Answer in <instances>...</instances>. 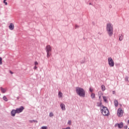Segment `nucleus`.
Returning a JSON list of instances; mask_svg holds the SVG:
<instances>
[{"label": "nucleus", "mask_w": 129, "mask_h": 129, "mask_svg": "<svg viewBox=\"0 0 129 129\" xmlns=\"http://www.w3.org/2000/svg\"><path fill=\"white\" fill-rule=\"evenodd\" d=\"M100 97H101V96H99V98H100Z\"/></svg>", "instance_id": "58836bf2"}, {"label": "nucleus", "mask_w": 129, "mask_h": 129, "mask_svg": "<svg viewBox=\"0 0 129 129\" xmlns=\"http://www.w3.org/2000/svg\"><path fill=\"white\" fill-rule=\"evenodd\" d=\"M3 100H5V101H8V98L6 96H3Z\"/></svg>", "instance_id": "6ab92c4d"}, {"label": "nucleus", "mask_w": 129, "mask_h": 129, "mask_svg": "<svg viewBox=\"0 0 129 129\" xmlns=\"http://www.w3.org/2000/svg\"><path fill=\"white\" fill-rule=\"evenodd\" d=\"M91 98H92V99H93V98H95V94L92 93L91 94Z\"/></svg>", "instance_id": "2eb2a0df"}, {"label": "nucleus", "mask_w": 129, "mask_h": 129, "mask_svg": "<svg viewBox=\"0 0 129 129\" xmlns=\"http://www.w3.org/2000/svg\"><path fill=\"white\" fill-rule=\"evenodd\" d=\"M106 31L109 37L113 35V25L110 23L107 24Z\"/></svg>", "instance_id": "f257e3e1"}, {"label": "nucleus", "mask_w": 129, "mask_h": 129, "mask_svg": "<svg viewBox=\"0 0 129 129\" xmlns=\"http://www.w3.org/2000/svg\"><path fill=\"white\" fill-rule=\"evenodd\" d=\"M76 92L79 96L81 97H85V90L82 88L77 87L76 88Z\"/></svg>", "instance_id": "f03ea898"}, {"label": "nucleus", "mask_w": 129, "mask_h": 129, "mask_svg": "<svg viewBox=\"0 0 129 129\" xmlns=\"http://www.w3.org/2000/svg\"><path fill=\"white\" fill-rule=\"evenodd\" d=\"M30 122H33V120H30Z\"/></svg>", "instance_id": "e433bc0d"}, {"label": "nucleus", "mask_w": 129, "mask_h": 129, "mask_svg": "<svg viewBox=\"0 0 129 129\" xmlns=\"http://www.w3.org/2000/svg\"><path fill=\"white\" fill-rule=\"evenodd\" d=\"M89 5L91 6H92V4H91V3H89Z\"/></svg>", "instance_id": "c9c22d12"}, {"label": "nucleus", "mask_w": 129, "mask_h": 129, "mask_svg": "<svg viewBox=\"0 0 129 129\" xmlns=\"http://www.w3.org/2000/svg\"><path fill=\"white\" fill-rule=\"evenodd\" d=\"M109 8H110V9H111V6H109Z\"/></svg>", "instance_id": "4c0bfd02"}, {"label": "nucleus", "mask_w": 129, "mask_h": 129, "mask_svg": "<svg viewBox=\"0 0 129 129\" xmlns=\"http://www.w3.org/2000/svg\"><path fill=\"white\" fill-rule=\"evenodd\" d=\"M63 95V94L62 93H61L60 92H59L58 93V96L59 97H62V95Z\"/></svg>", "instance_id": "4be33fe9"}, {"label": "nucleus", "mask_w": 129, "mask_h": 129, "mask_svg": "<svg viewBox=\"0 0 129 129\" xmlns=\"http://www.w3.org/2000/svg\"><path fill=\"white\" fill-rule=\"evenodd\" d=\"M127 123H129V120H127Z\"/></svg>", "instance_id": "ea45409f"}, {"label": "nucleus", "mask_w": 129, "mask_h": 129, "mask_svg": "<svg viewBox=\"0 0 129 129\" xmlns=\"http://www.w3.org/2000/svg\"><path fill=\"white\" fill-rule=\"evenodd\" d=\"M24 109H25L24 106H21L20 107V108H16L15 110L16 111L17 113H21V112H22Z\"/></svg>", "instance_id": "423d86ee"}, {"label": "nucleus", "mask_w": 129, "mask_h": 129, "mask_svg": "<svg viewBox=\"0 0 129 129\" xmlns=\"http://www.w3.org/2000/svg\"><path fill=\"white\" fill-rule=\"evenodd\" d=\"M122 113H123V111H122V109H121V108H119L118 110H117V115H118V116H122Z\"/></svg>", "instance_id": "6e6552de"}, {"label": "nucleus", "mask_w": 129, "mask_h": 129, "mask_svg": "<svg viewBox=\"0 0 129 129\" xmlns=\"http://www.w3.org/2000/svg\"><path fill=\"white\" fill-rule=\"evenodd\" d=\"M71 120H69L68 122V124H69V125H71Z\"/></svg>", "instance_id": "a878e982"}, {"label": "nucleus", "mask_w": 129, "mask_h": 129, "mask_svg": "<svg viewBox=\"0 0 129 129\" xmlns=\"http://www.w3.org/2000/svg\"><path fill=\"white\" fill-rule=\"evenodd\" d=\"M19 97H17V99H19Z\"/></svg>", "instance_id": "37998d69"}, {"label": "nucleus", "mask_w": 129, "mask_h": 129, "mask_svg": "<svg viewBox=\"0 0 129 129\" xmlns=\"http://www.w3.org/2000/svg\"><path fill=\"white\" fill-rule=\"evenodd\" d=\"M75 29H78V28H79V26H78V25H76L75 26Z\"/></svg>", "instance_id": "c85d7f7f"}, {"label": "nucleus", "mask_w": 129, "mask_h": 129, "mask_svg": "<svg viewBox=\"0 0 129 129\" xmlns=\"http://www.w3.org/2000/svg\"><path fill=\"white\" fill-rule=\"evenodd\" d=\"M45 50L47 52V58H49V57L51 56V53H50V52L52 51V47H51V46H50V45H48L46 46Z\"/></svg>", "instance_id": "20e7f679"}, {"label": "nucleus", "mask_w": 129, "mask_h": 129, "mask_svg": "<svg viewBox=\"0 0 129 129\" xmlns=\"http://www.w3.org/2000/svg\"><path fill=\"white\" fill-rule=\"evenodd\" d=\"M3 64V58L2 57H0V65Z\"/></svg>", "instance_id": "aec40b11"}, {"label": "nucleus", "mask_w": 129, "mask_h": 129, "mask_svg": "<svg viewBox=\"0 0 129 129\" xmlns=\"http://www.w3.org/2000/svg\"><path fill=\"white\" fill-rule=\"evenodd\" d=\"M98 34H100V35H101V33H99Z\"/></svg>", "instance_id": "c03bdc74"}, {"label": "nucleus", "mask_w": 129, "mask_h": 129, "mask_svg": "<svg viewBox=\"0 0 129 129\" xmlns=\"http://www.w3.org/2000/svg\"><path fill=\"white\" fill-rule=\"evenodd\" d=\"M0 95H1V94H0Z\"/></svg>", "instance_id": "a18cd8bd"}, {"label": "nucleus", "mask_w": 129, "mask_h": 129, "mask_svg": "<svg viewBox=\"0 0 129 129\" xmlns=\"http://www.w3.org/2000/svg\"><path fill=\"white\" fill-rule=\"evenodd\" d=\"M33 122H38V121L35 120H33Z\"/></svg>", "instance_id": "72a5a7b5"}, {"label": "nucleus", "mask_w": 129, "mask_h": 129, "mask_svg": "<svg viewBox=\"0 0 129 129\" xmlns=\"http://www.w3.org/2000/svg\"><path fill=\"white\" fill-rule=\"evenodd\" d=\"M114 103L115 107H117V106H118V101H117V100L115 99L114 101Z\"/></svg>", "instance_id": "f8f14e48"}, {"label": "nucleus", "mask_w": 129, "mask_h": 129, "mask_svg": "<svg viewBox=\"0 0 129 129\" xmlns=\"http://www.w3.org/2000/svg\"><path fill=\"white\" fill-rule=\"evenodd\" d=\"M38 63L37 61H35L34 62V65L36 66H37V65H38Z\"/></svg>", "instance_id": "bb28decb"}, {"label": "nucleus", "mask_w": 129, "mask_h": 129, "mask_svg": "<svg viewBox=\"0 0 129 129\" xmlns=\"http://www.w3.org/2000/svg\"><path fill=\"white\" fill-rule=\"evenodd\" d=\"M92 24H93V25H94V22H93V23H92Z\"/></svg>", "instance_id": "79ce46f5"}, {"label": "nucleus", "mask_w": 129, "mask_h": 129, "mask_svg": "<svg viewBox=\"0 0 129 129\" xmlns=\"http://www.w3.org/2000/svg\"><path fill=\"white\" fill-rule=\"evenodd\" d=\"M124 129H127V125H125L123 126Z\"/></svg>", "instance_id": "2f4dec72"}, {"label": "nucleus", "mask_w": 129, "mask_h": 129, "mask_svg": "<svg viewBox=\"0 0 129 129\" xmlns=\"http://www.w3.org/2000/svg\"><path fill=\"white\" fill-rule=\"evenodd\" d=\"M112 94H115V91H112Z\"/></svg>", "instance_id": "f704fd0d"}, {"label": "nucleus", "mask_w": 129, "mask_h": 129, "mask_svg": "<svg viewBox=\"0 0 129 129\" xmlns=\"http://www.w3.org/2000/svg\"><path fill=\"white\" fill-rule=\"evenodd\" d=\"M10 74H14V73L12 71H10Z\"/></svg>", "instance_id": "473e14b6"}, {"label": "nucleus", "mask_w": 129, "mask_h": 129, "mask_svg": "<svg viewBox=\"0 0 129 129\" xmlns=\"http://www.w3.org/2000/svg\"><path fill=\"white\" fill-rule=\"evenodd\" d=\"M122 39H123V35H122V34H120L119 35V40L122 41Z\"/></svg>", "instance_id": "ddd939ff"}, {"label": "nucleus", "mask_w": 129, "mask_h": 129, "mask_svg": "<svg viewBox=\"0 0 129 129\" xmlns=\"http://www.w3.org/2000/svg\"><path fill=\"white\" fill-rule=\"evenodd\" d=\"M4 4H5V5H6V6H8V3L7 2H3Z\"/></svg>", "instance_id": "c756f323"}, {"label": "nucleus", "mask_w": 129, "mask_h": 129, "mask_svg": "<svg viewBox=\"0 0 129 129\" xmlns=\"http://www.w3.org/2000/svg\"><path fill=\"white\" fill-rule=\"evenodd\" d=\"M4 2H7V0H4Z\"/></svg>", "instance_id": "a19ab883"}, {"label": "nucleus", "mask_w": 129, "mask_h": 129, "mask_svg": "<svg viewBox=\"0 0 129 129\" xmlns=\"http://www.w3.org/2000/svg\"><path fill=\"white\" fill-rule=\"evenodd\" d=\"M125 81H128V77H127V76H126L125 77Z\"/></svg>", "instance_id": "b1692460"}, {"label": "nucleus", "mask_w": 129, "mask_h": 129, "mask_svg": "<svg viewBox=\"0 0 129 129\" xmlns=\"http://www.w3.org/2000/svg\"><path fill=\"white\" fill-rule=\"evenodd\" d=\"M101 89L102 91H104V90H105V86H104V85H102L101 86Z\"/></svg>", "instance_id": "a211bd4d"}, {"label": "nucleus", "mask_w": 129, "mask_h": 129, "mask_svg": "<svg viewBox=\"0 0 129 129\" xmlns=\"http://www.w3.org/2000/svg\"><path fill=\"white\" fill-rule=\"evenodd\" d=\"M9 28L10 30H14V24L11 23L9 26Z\"/></svg>", "instance_id": "9b49d317"}, {"label": "nucleus", "mask_w": 129, "mask_h": 129, "mask_svg": "<svg viewBox=\"0 0 129 129\" xmlns=\"http://www.w3.org/2000/svg\"><path fill=\"white\" fill-rule=\"evenodd\" d=\"M60 106L62 110H66V108H65V104L63 103H61Z\"/></svg>", "instance_id": "9d476101"}, {"label": "nucleus", "mask_w": 129, "mask_h": 129, "mask_svg": "<svg viewBox=\"0 0 129 129\" xmlns=\"http://www.w3.org/2000/svg\"><path fill=\"white\" fill-rule=\"evenodd\" d=\"M41 129H48V126H43L41 127Z\"/></svg>", "instance_id": "412c9836"}, {"label": "nucleus", "mask_w": 129, "mask_h": 129, "mask_svg": "<svg viewBox=\"0 0 129 129\" xmlns=\"http://www.w3.org/2000/svg\"><path fill=\"white\" fill-rule=\"evenodd\" d=\"M89 91L90 92H92L93 91V90L92 89H91V88H90Z\"/></svg>", "instance_id": "7c9ffc66"}, {"label": "nucleus", "mask_w": 129, "mask_h": 129, "mask_svg": "<svg viewBox=\"0 0 129 129\" xmlns=\"http://www.w3.org/2000/svg\"><path fill=\"white\" fill-rule=\"evenodd\" d=\"M115 127H116V126H118V128H122L123 127V122H121L120 123H116L114 125Z\"/></svg>", "instance_id": "0eeeda50"}, {"label": "nucleus", "mask_w": 129, "mask_h": 129, "mask_svg": "<svg viewBox=\"0 0 129 129\" xmlns=\"http://www.w3.org/2000/svg\"><path fill=\"white\" fill-rule=\"evenodd\" d=\"M84 63H85V59L81 61V64H83Z\"/></svg>", "instance_id": "393cba45"}, {"label": "nucleus", "mask_w": 129, "mask_h": 129, "mask_svg": "<svg viewBox=\"0 0 129 129\" xmlns=\"http://www.w3.org/2000/svg\"><path fill=\"white\" fill-rule=\"evenodd\" d=\"M11 113L12 116H16V113H17V111H16V110L13 109L11 111Z\"/></svg>", "instance_id": "1a4fd4ad"}, {"label": "nucleus", "mask_w": 129, "mask_h": 129, "mask_svg": "<svg viewBox=\"0 0 129 129\" xmlns=\"http://www.w3.org/2000/svg\"><path fill=\"white\" fill-rule=\"evenodd\" d=\"M1 91H2V93H6V92L7 91L6 90V89H4V88H3V87H1Z\"/></svg>", "instance_id": "4468645a"}, {"label": "nucleus", "mask_w": 129, "mask_h": 129, "mask_svg": "<svg viewBox=\"0 0 129 129\" xmlns=\"http://www.w3.org/2000/svg\"><path fill=\"white\" fill-rule=\"evenodd\" d=\"M102 103L101 102H100V103H97V106H98L99 107H101V106L103 107V105H102Z\"/></svg>", "instance_id": "dca6fc26"}, {"label": "nucleus", "mask_w": 129, "mask_h": 129, "mask_svg": "<svg viewBox=\"0 0 129 129\" xmlns=\"http://www.w3.org/2000/svg\"><path fill=\"white\" fill-rule=\"evenodd\" d=\"M101 112L104 116H108L109 114V110L104 106H103V108L101 109Z\"/></svg>", "instance_id": "7ed1b4c3"}, {"label": "nucleus", "mask_w": 129, "mask_h": 129, "mask_svg": "<svg viewBox=\"0 0 129 129\" xmlns=\"http://www.w3.org/2000/svg\"><path fill=\"white\" fill-rule=\"evenodd\" d=\"M103 99L105 102H107V99H106V97L103 96Z\"/></svg>", "instance_id": "f3484780"}, {"label": "nucleus", "mask_w": 129, "mask_h": 129, "mask_svg": "<svg viewBox=\"0 0 129 129\" xmlns=\"http://www.w3.org/2000/svg\"><path fill=\"white\" fill-rule=\"evenodd\" d=\"M38 67H37V66H35L33 68V69H34V70H37Z\"/></svg>", "instance_id": "cd10ccee"}, {"label": "nucleus", "mask_w": 129, "mask_h": 129, "mask_svg": "<svg viewBox=\"0 0 129 129\" xmlns=\"http://www.w3.org/2000/svg\"><path fill=\"white\" fill-rule=\"evenodd\" d=\"M54 116V114H53L52 112H50V113H49V116H50V117H52V116Z\"/></svg>", "instance_id": "5701e85b"}, {"label": "nucleus", "mask_w": 129, "mask_h": 129, "mask_svg": "<svg viewBox=\"0 0 129 129\" xmlns=\"http://www.w3.org/2000/svg\"><path fill=\"white\" fill-rule=\"evenodd\" d=\"M108 62L109 64V66L110 67H113L114 66V61L111 57H109L108 59Z\"/></svg>", "instance_id": "39448f33"}]
</instances>
